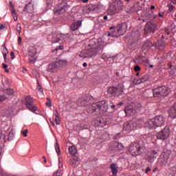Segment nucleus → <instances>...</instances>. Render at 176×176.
<instances>
[{"mask_svg":"<svg viewBox=\"0 0 176 176\" xmlns=\"http://www.w3.org/2000/svg\"><path fill=\"white\" fill-rule=\"evenodd\" d=\"M99 50L98 43H96L94 40H90L87 49L82 50L79 56L80 57H82V58L93 57V56H96L98 53Z\"/></svg>","mask_w":176,"mask_h":176,"instance_id":"1","label":"nucleus"},{"mask_svg":"<svg viewBox=\"0 0 176 176\" xmlns=\"http://www.w3.org/2000/svg\"><path fill=\"white\" fill-rule=\"evenodd\" d=\"M166 123V118L163 116H157L154 118L148 120L144 126L147 129H156V127H162Z\"/></svg>","mask_w":176,"mask_h":176,"instance_id":"2","label":"nucleus"},{"mask_svg":"<svg viewBox=\"0 0 176 176\" xmlns=\"http://www.w3.org/2000/svg\"><path fill=\"white\" fill-rule=\"evenodd\" d=\"M145 146H141L138 143H132L130 144L128 151L132 156H137V155H141L145 152Z\"/></svg>","mask_w":176,"mask_h":176,"instance_id":"3","label":"nucleus"},{"mask_svg":"<svg viewBox=\"0 0 176 176\" xmlns=\"http://www.w3.org/2000/svg\"><path fill=\"white\" fill-rule=\"evenodd\" d=\"M153 97L157 98H162V97H166L170 94V88L162 86L158 87L153 90Z\"/></svg>","mask_w":176,"mask_h":176,"instance_id":"4","label":"nucleus"},{"mask_svg":"<svg viewBox=\"0 0 176 176\" xmlns=\"http://www.w3.org/2000/svg\"><path fill=\"white\" fill-rule=\"evenodd\" d=\"M91 109H92V112H97V113H100L101 112H107L108 109V104H107L105 100H102V102H98L94 104L91 107Z\"/></svg>","mask_w":176,"mask_h":176,"instance_id":"5","label":"nucleus"},{"mask_svg":"<svg viewBox=\"0 0 176 176\" xmlns=\"http://www.w3.org/2000/svg\"><path fill=\"white\" fill-rule=\"evenodd\" d=\"M144 109V107L140 104L135 105H129L125 107L124 112L126 116H131L141 112Z\"/></svg>","mask_w":176,"mask_h":176,"instance_id":"6","label":"nucleus"},{"mask_svg":"<svg viewBox=\"0 0 176 176\" xmlns=\"http://www.w3.org/2000/svg\"><path fill=\"white\" fill-rule=\"evenodd\" d=\"M64 65H67L66 60H59L58 61H55L48 66V71L50 72H57L58 69H60V67H64Z\"/></svg>","mask_w":176,"mask_h":176,"instance_id":"7","label":"nucleus"},{"mask_svg":"<svg viewBox=\"0 0 176 176\" xmlns=\"http://www.w3.org/2000/svg\"><path fill=\"white\" fill-rule=\"evenodd\" d=\"M108 94L119 97L123 93V84H118L116 87H110L107 90Z\"/></svg>","mask_w":176,"mask_h":176,"instance_id":"8","label":"nucleus"},{"mask_svg":"<svg viewBox=\"0 0 176 176\" xmlns=\"http://www.w3.org/2000/svg\"><path fill=\"white\" fill-rule=\"evenodd\" d=\"M37 51L35 47H30L28 50V57L30 64H34L36 61Z\"/></svg>","mask_w":176,"mask_h":176,"instance_id":"9","label":"nucleus"},{"mask_svg":"<svg viewBox=\"0 0 176 176\" xmlns=\"http://www.w3.org/2000/svg\"><path fill=\"white\" fill-rule=\"evenodd\" d=\"M25 105L28 109H29V111H31V112H36V111H38V108L34 104V99H32L31 96L26 97Z\"/></svg>","mask_w":176,"mask_h":176,"instance_id":"10","label":"nucleus"},{"mask_svg":"<svg viewBox=\"0 0 176 176\" xmlns=\"http://www.w3.org/2000/svg\"><path fill=\"white\" fill-rule=\"evenodd\" d=\"M169 135L170 129L166 126L157 134V138L158 140H162L163 141H164V140H167V138H168Z\"/></svg>","mask_w":176,"mask_h":176,"instance_id":"11","label":"nucleus"},{"mask_svg":"<svg viewBox=\"0 0 176 176\" xmlns=\"http://www.w3.org/2000/svg\"><path fill=\"white\" fill-rule=\"evenodd\" d=\"M116 31L118 35H124L127 31V23L124 22L121 24H118L116 26Z\"/></svg>","mask_w":176,"mask_h":176,"instance_id":"12","label":"nucleus"},{"mask_svg":"<svg viewBox=\"0 0 176 176\" xmlns=\"http://www.w3.org/2000/svg\"><path fill=\"white\" fill-rule=\"evenodd\" d=\"M170 155H171L170 151H166V152H163L160 155L159 162H160L162 164H166L167 162H168V158L170 157Z\"/></svg>","mask_w":176,"mask_h":176,"instance_id":"13","label":"nucleus"},{"mask_svg":"<svg viewBox=\"0 0 176 176\" xmlns=\"http://www.w3.org/2000/svg\"><path fill=\"white\" fill-rule=\"evenodd\" d=\"M155 30H156V24L153 22L148 21L144 28V32L146 34H151L154 32Z\"/></svg>","mask_w":176,"mask_h":176,"instance_id":"14","label":"nucleus"},{"mask_svg":"<svg viewBox=\"0 0 176 176\" xmlns=\"http://www.w3.org/2000/svg\"><path fill=\"white\" fill-rule=\"evenodd\" d=\"M123 130L126 131H131V130H135V123L134 122V120L125 122L123 125Z\"/></svg>","mask_w":176,"mask_h":176,"instance_id":"15","label":"nucleus"},{"mask_svg":"<svg viewBox=\"0 0 176 176\" xmlns=\"http://www.w3.org/2000/svg\"><path fill=\"white\" fill-rule=\"evenodd\" d=\"M155 19H156V16H155V14H153V11L152 10H148L143 14V21H148V20L152 21L153 20H155Z\"/></svg>","mask_w":176,"mask_h":176,"instance_id":"16","label":"nucleus"},{"mask_svg":"<svg viewBox=\"0 0 176 176\" xmlns=\"http://www.w3.org/2000/svg\"><path fill=\"white\" fill-rule=\"evenodd\" d=\"M157 156H159L157 151H151L148 154L147 160H148L150 163H153V162H155V159H156Z\"/></svg>","mask_w":176,"mask_h":176,"instance_id":"17","label":"nucleus"},{"mask_svg":"<svg viewBox=\"0 0 176 176\" xmlns=\"http://www.w3.org/2000/svg\"><path fill=\"white\" fill-rule=\"evenodd\" d=\"M66 10H67V5L63 4L60 8H55L54 10V13L56 16H58V14H63V13H65Z\"/></svg>","mask_w":176,"mask_h":176,"instance_id":"18","label":"nucleus"},{"mask_svg":"<svg viewBox=\"0 0 176 176\" xmlns=\"http://www.w3.org/2000/svg\"><path fill=\"white\" fill-rule=\"evenodd\" d=\"M23 12H28V13H32V12H34V1H30V3L25 6Z\"/></svg>","mask_w":176,"mask_h":176,"instance_id":"19","label":"nucleus"},{"mask_svg":"<svg viewBox=\"0 0 176 176\" xmlns=\"http://www.w3.org/2000/svg\"><path fill=\"white\" fill-rule=\"evenodd\" d=\"M169 117L171 119H175L176 118V104H175L172 107H170L169 111Z\"/></svg>","mask_w":176,"mask_h":176,"instance_id":"20","label":"nucleus"},{"mask_svg":"<svg viewBox=\"0 0 176 176\" xmlns=\"http://www.w3.org/2000/svg\"><path fill=\"white\" fill-rule=\"evenodd\" d=\"M70 164L72 167H78L79 166V158L76 156H74L70 159Z\"/></svg>","mask_w":176,"mask_h":176,"instance_id":"21","label":"nucleus"},{"mask_svg":"<svg viewBox=\"0 0 176 176\" xmlns=\"http://www.w3.org/2000/svg\"><path fill=\"white\" fill-rule=\"evenodd\" d=\"M154 46L156 49L163 50V49H164V46H166V43L162 40H159L155 44H154Z\"/></svg>","mask_w":176,"mask_h":176,"instance_id":"22","label":"nucleus"},{"mask_svg":"<svg viewBox=\"0 0 176 176\" xmlns=\"http://www.w3.org/2000/svg\"><path fill=\"white\" fill-rule=\"evenodd\" d=\"M80 27H82V21H78L72 25L71 30L72 31H76V30H78Z\"/></svg>","mask_w":176,"mask_h":176,"instance_id":"23","label":"nucleus"},{"mask_svg":"<svg viewBox=\"0 0 176 176\" xmlns=\"http://www.w3.org/2000/svg\"><path fill=\"white\" fill-rule=\"evenodd\" d=\"M56 38L57 39L54 41V43L58 42L60 43V41L63 42V41L64 42H65V41L68 39V36L65 34H57Z\"/></svg>","mask_w":176,"mask_h":176,"instance_id":"24","label":"nucleus"},{"mask_svg":"<svg viewBox=\"0 0 176 176\" xmlns=\"http://www.w3.org/2000/svg\"><path fill=\"white\" fill-rule=\"evenodd\" d=\"M107 13L110 16H113V14H116V13H118L116 6H115L114 5H111L108 9Z\"/></svg>","mask_w":176,"mask_h":176,"instance_id":"25","label":"nucleus"},{"mask_svg":"<svg viewBox=\"0 0 176 176\" xmlns=\"http://www.w3.org/2000/svg\"><path fill=\"white\" fill-rule=\"evenodd\" d=\"M78 107H86L89 105V101L86 100L85 98L78 99L77 101Z\"/></svg>","mask_w":176,"mask_h":176,"instance_id":"26","label":"nucleus"},{"mask_svg":"<svg viewBox=\"0 0 176 176\" xmlns=\"http://www.w3.org/2000/svg\"><path fill=\"white\" fill-rule=\"evenodd\" d=\"M155 44L152 43L150 41H146L143 44L142 48L144 50L151 49V47H153Z\"/></svg>","mask_w":176,"mask_h":176,"instance_id":"27","label":"nucleus"},{"mask_svg":"<svg viewBox=\"0 0 176 176\" xmlns=\"http://www.w3.org/2000/svg\"><path fill=\"white\" fill-rule=\"evenodd\" d=\"M110 168L111 170L113 176H116V175L118 174V166H116V164H111Z\"/></svg>","mask_w":176,"mask_h":176,"instance_id":"28","label":"nucleus"},{"mask_svg":"<svg viewBox=\"0 0 176 176\" xmlns=\"http://www.w3.org/2000/svg\"><path fill=\"white\" fill-rule=\"evenodd\" d=\"M69 152L72 156H75L78 152V150L75 146H72L69 147Z\"/></svg>","mask_w":176,"mask_h":176,"instance_id":"29","label":"nucleus"},{"mask_svg":"<svg viewBox=\"0 0 176 176\" xmlns=\"http://www.w3.org/2000/svg\"><path fill=\"white\" fill-rule=\"evenodd\" d=\"M134 123H135V129H137V127H138L139 129H141V127L144 126V121L142 120H138V121L134 120Z\"/></svg>","mask_w":176,"mask_h":176,"instance_id":"30","label":"nucleus"},{"mask_svg":"<svg viewBox=\"0 0 176 176\" xmlns=\"http://www.w3.org/2000/svg\"><path fill=\"white\" fill-rule=\"evenodd\" d=\"M17 109V106L16 104H10L8 107V112L10 113H13V112H14V111H16Z\"/></svg>","mask_w":176,"mask_h":176,"instance_id":"31","label":"nucleus"},{"mask_svg":"<svg viewBox=\"0 0 176 176\" xmlns=\"http://www.w3.org/2000/svg\"><path fill=\"white\" fill-rule=\"evenodd\" d=\"M148 79V76H143L139 80H138V83H144V82H146Z\"/></svg>","mask_w":176,"mask_h":176,"instance_id":"32","label":"nucleus"},{"mask_svg":"<svg viewBox=\"0 0 176 176\" xmlns=\"http://www.w3.org/2000/svg\"><path fill=\"white\" fill-rule=\"evenodd\" d=\"M4 91L8 96H12V94H13V93H14V91L13 89H10V88L4 89Z\"/></svg>","mask_w":176,"mask_h":176,"instance_id":"33","label":"nucleus"},{"mask_svg":"<svg viewBox=\"0 0 176 176\" xmlns=\"http://www.w3.org/2000/svg\"><path fill=\"white\" fill-rule=\"evenodd\" d=\"M55 150H56L57 155H58V156H60V155H61V153L60 151V146L58 145V142H56L55 144Z\"/></svg>","mask_w":176,"mask_h":176,"instance_id":"34","label":"nucleus"},{"mask_svg":"<svg viewBox=\"0 0 176 176\" xmlns=\"http://www.w3.org/2000/svg\"><path fill=\"white\" fill-rule=\"evenodd\" d=\"M2 83L4 87H9V86H10V84L9 83V80H8V78H5L4 80L2 81Z\"/></svg>","mask_w":176,"mask_h":176,"instance_id":"35","label":"nucleus"},{"mask_svg":"<svg viewBox=\"0 0 176 176\" xmlns=\"http://www.w3.org/2000/svg\"><path fill=\"white\" fill-rule=\"evenodd\" d=\"M11 12H12V17H13L14 21H17L18 18H17V14H16V10H14V9L12 8L11 10Z\"/></svg>","mask_w":176,"mask_h":176,"instance_id":"36","label":"nucleus"},{"mask_svg":"<svg viewBox=\"0 0 176 176\" xmlns=\"http://www.w3.org/2000/svg\"><path fill=\"white\" fill-rule=\"evenodd\" d=\"M63 49L64 46L60 45L58 47H56V48L52 51V53H54V52H58V50H63Z\"/></svg>","mask_w":176,"mask_h":176,"instance_id":"37","label":"nucleus"},{"mask_svg":"<svg viewBox=\"0 0 176 176\" xmlns=\"http://www.w3.org/2000/svg\"><path fill=\"white\" fill-rule=\"evenodd\" d=\"M7 53H8V49L6 48V49L3 50L2 54L3 55V58H4L5 61H6V54H7Z\"/></svg>","mask_w":176,"mask_h":176,"instance_id":"38","label":"nucleus"},{"mask_svg":"<svg viewBox=\"0 0 176 176\" xmlns=\"http://www.w3.org/2000/svg\"><path fill=\"white\" fill-rule=\"evenodd\" d=\"M37 87L36 89L40 91V93H43V89H42V87H41V85H39V82H37Z\"/></svg>","mask_w":176,"mask_h":176,"instance_id":"39","label":"nucleus"},{"mask_svg":"<svg viewBox=\"0 0 176 176\" xmlns=\"http://www.w3.org/2000/svg\"><path fill=\"white\" fill-rule=\"evenodd\" d=\"M16 30H17V32H19V34L21 32V25L20 23H18L16 25Z\"/></svg>","mask_w":176,"mask_h":176,"instance_id":"40","label":"nucleus"},{"mask_svg":"<svg viewBox=\"0 0 176 176\" xmlns=\"http://www.w3.org/2000/svg\"><path fill=\"white\" fill-rule=\"evenodd\" d=\"M63 172L61 170H57L55 173H54V176H62Z\"/></svg>","mask_w":176,"mask_h":176,"instance_id":"41","label":"nucleus"},{"mask_svg":"<svg viewBox=\"0 0 176 176\" xmlns=\"http://www.w3.org/2000/svg\"><path fill=\"white\" fill-rule=\"evenodd\" d=\"M6 96L5 95H1L0 96V102H3V101H6Z\"/></svg>","mask_w":176,"mask_h":176,"instance_id":"42","label":"nucleus"},{"mask_svg":"<svg viewBox=\"0 0 176 176\" xmlns=\"http://www.w3.org/2000/svg\"><path fill=\"white\" fill-rule=\"evenodd\" d=\"M54 115L56 118H60V114L58 113V111L57 109L54 110Z\"/></svg>","mask_w":176,"mask_h":176,"instance_id":"43","label":"nucleus"},{"mask_svg":"<svg viewBox=\"0 0 176 176\" xmlns=\"http://www.w3.org/2000/svg\"><path fill=\"white\" fill-rule=\"evenodd\" d=\"M116 146L119 149H123V144H122V143H117Z\"/></svg>","mask_w":176,"mask_h":176,"instance_id":"44","label":"nucleus"},{"mask_svg":"<svg viewBox=\"0 0 176 176\" xmlns=\"http://www.w3.org/2000/svg\"><path fill=\"white\" fill-rule=\"evenodd\" d=\"M3 68H4V69H6V72H9V69H8V65L3 63Z\"/></svg>","mask_w":176,"mask_h":176,"instance_id":"45","label":"nucleus"},{"mask_svg":"<svg viewBox=\"0 0 176 176\" xmlns=\"http://www.w3.org/2000/svg\"><path fill=\"white\" fill-rule=\"evenodd\" d=\"M21 133H22L23 137H27V133H28V130L25 129L24 131H22Z\"/></svg>","mask_w":176,"mask_h":176,"instance_id":"46","label":"nucleus"},{"mask_svg":"<svg viewBox=\"0 0 176 176\" xmlns=\"http://www.w3.org/2000/svg\"><path fill=\"white\" fill-rule=\"evenodd\" d=\"M55 122L56 124H60L61 123V121L60 120V118H55Z\"/></svg>","mask_w":176,"mask_h":176,"instance_id":"47","label":"nucleus"},{"mask_svg":"<svg viewBox=\"0 0 176 176\" xmlns=\"http://www.w3.org/2000/svg\"><path fill=\"white\" fill-rule=\"evenodd\" d=\"M135 72H138V71H141V67L140 66L136 65L134 68Z\"/></svg>","mask_w":176,"mask_h":176,"instance_id":"48","label":"nucleus"},{"mask_svg":"<svg viewBox=\"0 0 176 176\" xmlns=\"http://www.w3.org/2000/svg\"><path fill=\"white\" fill-rule=\"evenodd\" d=\"M108 36H116V34H113V32H111V33H108L107 34Z\"/></svg>","mask_w":176,"mask_h":176,"instance_id":"49","label":"nucleus"},{"mask_svg":"<svg viewBox=\"0 0 176 176\" xmlns=\"http://www.w3.org/2000/svg\"><path fill=\"white\" fill-rule=\"evenodd\" d=\"M21 37L18 38V45H21Z\"/></svg>","mask_w":176,"mask_h":176,"instance_id":"50","label":"nucleus"},{"mask_svg":"<svg viewBox=\"0 0 176 176\" xmlns=\"http://www.w3.org/2000/svg\"><path fill=\"white\" fill-rule=\"evenodd\" d=\"M148 171H151V168L147 167V168H146L145 173H146V174H148Z\"/></svg>","mask_w":176,"mask_h":176,"instance_id":"51","label":"nucleus"},{"mask_svg":"<svg viewBox=\"0 0 176 176\" xmlns=\"http://www.w3.org/2000/svg\"><path fill=\"white\" fill-rule=\"evenodd\" d=\"M45 104L47 107H52V102H47Z\"/></svg>","mask_w":176,"mask_h":176,"instance_id":"52","label":"nucleus"},{"mask_svg":"<svg viewBox=\"0 0 176 176\" xmlns=\"http://www.w3.org/2000/svg\"><path fill=\"white\" fill-rule=\"evenodd\" d=\"M173 9H174V6H169V12H173Z\"/></svg>","mask_w":176,"mask_h":176,"instance_id":"53","label":"nucleus"},{"mask_svg":"<svg viewBox=\"0 0 176 176\" xmlns=\"http://www.w3.org/2000/svg\"><path fill=\"white\" fill-rule=\"evenodd\" d=\"M165 34H166V35H170V31L168 29H165Z\"/></svg>","mask_w":176,"mask_h":176,"instance_id":"54","label":"nucleus"},{"mask_svg":"<svg viewBox=\"0 0 176 176\" xmlns=\"http://www.w3.org/2000/svg\"><path fill=\"white\" fill-rule=\"evenodd\" d=\"M118 5H120V8H123V3H122V1H118Z\"/></svg>","mask_w":176,"mask_h":176,"instance_id":"55","label":"nucleus"},{"mask_svg":"<svg viewBox=\"0 0 176 176\" xmlns=\"http://www.w3.org/2000/svg\"><path fill=\"white\" fill-rule=\"evenodd\" d=\"M110 107L111 109H115V108L116 107V105L113 104V105H111Z\"/></svg>","mask_w":176,"mask_h":176,"instance_id":"56","label":"nucleus"},{"mask_svg":"<svg viewBox=\"0 0 176 176\" xmlns=\"http://www.w3.org/2000/svg\"><path fill=\"white\" fill-rule=\"evenodd\" d=\"M3 28H5V25H0V30H3Z\"/></svg>","mask_w":176,"mask_h":176,"instance_id":"57","label":"nucleus"},{"mask_svg":"<svg viewBox=\"0 0 176 176\" xmlns=\"http://www.w3.org/2000/svg\"><path fill=\"white\" fill-rule=\"evenodd\" d=\"M168 65L169 68H170V69L173 68V65H171L170 63H168Z\"/></svg>","mask_w":176,"mask_h":176,"instance_id":"58","label":"nucleus"},{"mask_svg":"<svg viewBox=\"0 0 176 176\" xmlns=\"http://www.w3.org/2000/svg\"><path fill=\"white\" fill-rule=\"evenodd\" d=\"M82 2H83V3H87L89 0H82Z\"/></svg>","mask_w":176,"mask_h":176,"instance_id":"59","label":"nucleus"},{"mask_svg":"<svg viewBox=\"0 0 176 176\" xmlns=\"http://www.w3.org/2000/svg\"><path fill=\"white\" fill-rule=\"evenodd\" d=\"M43 159H44V163H47V160H46V157L45 156L43 157Z\"/></svg>","mask_w":176,"mask_h":176,"instance_id":"60","label":"nucleus"},{"mask_svg":"<svg viewBox=\"0 0 176 176\" xmlns=\"http://www.w3.org/2000/svg\"><path fill=\"white\" fill-rule=\"evenodd\" d=\"M172 3L176 5V0H171Z\"/></svg>","mask_w":176,"mask_h":176,"instance_id":"61","label":"nucleus"},{"mask_svg":"<svg viewBox=\"0 0 176 176\" xmlns=\"http://www.w3.org/2000/svg\"><path fill=\"white\" fill-rule=\"evenodd\" d=\"M155 10V6H151L150 10Z\"/></svg>","mask_w":176,"mask_h":176,"instance_id":"62","label":"nucleus"},{"mask_svg":"<svg viewBox=\"0 0 176 176\" xmlns=\"http://www.w3.org/2000/svg\"><path fill=\"white\" fill-rule=\"evenodd\" d=\"M82 66H83V67H87V63H84L82 64Z\"/></svg>","mask_w":176,"mask_h":176,"instance_id":"63","label":"nucleus"},{"mask_svg":"<svg viewBox=\"0 0 176 176\" xmlns=\"http://www.w3.org/2000/svg\"><path fill=\"white\" fill-rule=\"evenodd\" d=\"M159 16H160V17H163V14L159 13Z\"/></svg>","mask_w":176,"mask_h":176,"instance_id":"64","label":"nucleus"}]
</instances>
